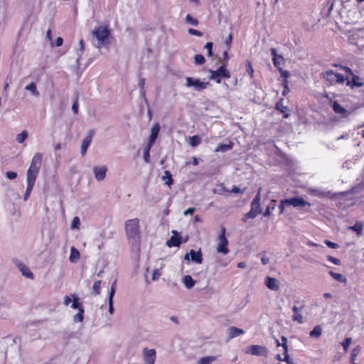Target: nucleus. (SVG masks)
I'll use <instances>...</instances> for the list:
<instances>
[{
    "mask_svg": "<svg viewBox=\"0 0 364 364\" xmlns=\"http://www.w3.org/2000/svg\"><path fill=\"white\" fill-rule=\"evenodd\" d=\"M124 226L129 243L138 248L141 240L139 220L138 218L128 220L125 221Z\"/></svg>",
    "mask_w": 364,
    "mask_h": 364,
    "instance_id": "nucleus-1",
    "label": "nucleus"
},
{
    "mask_svg": "<svg viewBox=\"0 0 364 364\" xmlns=\"http://www.w3.org/2000/svg\"><path fill=\"white\" fill-rule=\"evenodd\" d=\"M97 48L107 47L110 44V33L107 26H99L92 31Z\"/></svg>",
    "mask_w": 364,
    "mask_h": 364,
    "instance_id": "nucleus-2",
    "label": "nucleus"
},
{
    "mask_svg": "<svg viewBox=\"0 0 364 364\" xmlns=\"http://www.w3.org/2000/svg\"><path fill=\"white\" fill-rule=\"evenodd\" d=\"M343 70L345 71L346 75V77L343 76V82L346 80V85L351 87H360L364 85L360 77L355 75L350 68L343 66Z\"/></svg>",
    "mask_w": 364,
    "mask_h": 364,
    "instance_id": "nucleus-3",
    "label": "nucleus"
},
{
    "mask_svg": "<svg viewBox=\"0 0 364 364\" xmlns=\"http://www.w3.org/2000/svg\"><path fill=\"white\" fill-rule=\"evenodd\" d=\"M186 84L185 86L186 87H192L194 91L201 92L203 90L206 89L208 85H209L208 82H202L198 78H194L191 77H186Z\"/></svg>",
    "mask_w": 364,
    "mask_h": 364,
    "instance_id": "nucleus-4",
    "label": "nucleus"
},
{
    "mask_svg": "<svg viewBox=\"0 0 364 364\" xmlns=\"http://www.w3.org/2000/svg\"><path fill=\"white\" fill-rule=\"evenodd\" d=\"M209 73H210V79L215 80L217 83H220L222 77H225V78L230 77V73L226 69V65L225 63H223L216 70H210Z\"/></svg>",
    "mask_w": 364,
    "mask_h": 364,
    "instance_id": "nucleus-5",
    "label": "nucleus"
},
{
    "mask_svg": "<svg viewBox=\"0 0 364 364\" xmlns=\"http://www.w3.org/2000/svg\"><path fill=\"white\" fill-rule=\"evenodd\" d=\"M225 229L223 228L221 230V233L218 236V246H217V252L219 253H223V255H226L229 252V250L228 248V241L225 235Z\"/></svg>",
    "mask_w": 364,
    "mask_h": 364,
    "instance_id": "nucleus-6",
    "label": "nucleus"
},
{
    "mask_svg": "<svg viewBox=\"0 0 364 364\" xmlns=\"http://www.w3.org/2000/svg\"><path fill=\"white\" fill-rule=\"evenodd\" d=\"M156 358V353L154 349H143V360L144 364H154Z\"/></svg>",
    "mask_w": 364,
    "mask_h": 364,
    "instance_id": "nucleus-7",
    "label": "nucleus"
},
{
    "mask_svg": "<svg viewBox=\"0 0 364 364\" xmlns=\"http://www.w3.org/2000/svg\"><path fill=\"white\" fill-rule=\"evenodd\" d=\"M245 353L253 355H266L267 350L264 346L252 345L247 348Z\"/></svg>",
    "mask_w": 364,
    "mask_h": 364,
    "instance_id": "nucleus-8",
    "label": "nucleus"
},
{
    "mask_svg": "<svg viewBox=\"0 0 364 364\" xmlns=\"http://www.w3.org/2000/svg\"><path fill=\"white\" fill-rule=\"evenodd\" d=\"M284 203H287L288 205H292L294 208H302L306 205H310V204L304 200L302 198H291L289 199H285Z\"/></svg>",
    "mask_w": 364,
    "mask_h": 364,
    "instance_id": "nucleus-9",
    "label": "nucleus"
},
{
    "mask_svg": "<svg viewBox=\"0 0 364 364\" xmlns=\"http://www.w3.org/2000/svg\"><path fill=\"white\" fill-rule=\"evenodd\" d=\"M184 259L186 260L191 259L196 264H201L203 262L200 250L196 252L194 250H191L190 252L185 255Z\"/></svg>",
    "mask_w": 364,
    "mask_h": 364,
    "instance_id": "nucleus-10",
    "label": "nucleus"
},
{
    "mask_svg": "<svg viewBox=\"0 0 364 364\" xmlns=\"http://www.w3.org/2000/svg\"><path fill=\"white\" fill-rule=\"evenodd\" d=\"M323 77L327 80L329 81L331 84L334 82H341V75L338 73H334L331 70H327L323 74Z\"/></svg>",
    "mask_w": 364,
    "mask_h": 364,
    "instance_id": "nucleus-11",
    "label": "nucleus"
},
{
    "mask_svg": "<svg viewBox=\"0 0 364 364\" xmlns=\"http://www.w3.org/2000/svg\"><path fill=\"white\" fill-rule=\"evenodd\" d=\"M107 171V168L105 166H96L93 168L95 178L97 181H102Z\"/></svg>",
    "mask_w": 364,
    "mask_h": 364,
    "instance_id": "nucleus-12",
    "label": "nucleus"
},
{
    "mask_svg": "<svg viewBox=\"0 0 364 364\" xmlns=\"http://www.w3.org/2000/svg\"><path fill=\"white\" fill-rule=\"evenodd\" d=\"M93 134L94 132L92 130H90L88 132V135L83 139L82 142L80 152L82 156H83L86 154L87 148L92 141Z\"/></svg>",
    "mask_w": 364,
    "mask_h": 364,
    "instance_id": "nucleus-13",
    "label": "nucleus"
},
{
    "mask_svg": "<svg viewBox=\"0 0 364 364\" xmlns=\"http://www.w3.org/2000/svg\"><path fill=\"white\" fill-rule=\"evenodd\" d=\"M42 158H43V154L41 153H36L35 154V155L33 156L32 160H31V165H30V168H32V169H36V170H38L40 171V168H41V163H42Z\"/></svg>",
    "mask_w": 364,
    "mask_h": 364,
    "instance_id": "nucleus-14",
    "label": "nucleus"
},
{
    "mask_svg": "<svg viewBox=\"0 0 364 364\" xmlns=\"http://www.w3.org/2000/svg\"><path fill=\"white\" fill-rule=\"evenodd\" d=\"M267 287L272 291H278L279 289V281L273 277H267L264 282Z\"/></svg>",
    "mask_w": 364,
    "mask_h": 364,
    "instance_id": "nucleus-15",
    "label": "nucleus"
},
{
    "mask_svg": "<svg viewBox=\"0 0 364 364\" xmlns=\"http://www.w3.org/2000/svg\"><path fill=\"white\" fill-rule=\"evenodd\" d=\"M38 172V170L28 168L26 176L27 185L34 186Z\"/></svg>",
    "mask_w": 364,
    "mask_h": 364,
    "instance_id": "nucleus-16",
    "label": "nucleus"
},
{
    "mask_svg": "<svg viewBox=\"0 0 364 364\" xmlns=\"http://www.w3.org/2000/svg\"><path fill=\"white\" fill-rule=\"evenodd\" d=\"M227 333L228 339L230 340L235 337H237L245 333V331L242 328H239L235 326H230L227 329Z\"/></svg>",
    "mask_w": 364,
    "mask_h": 364,
    "instance_id": "nucleus-17",
    "label": "nucleus"
},
{
    "mask_svg": "<svg viewBox=\"0 0 364 364\" xmlns=\"http://www.w3.org/2000/svg\"><path fill=\"white\" fill-rule=\"evenodd\" d=\"M271 53L273 55L272 60L274 66L279 69L284 63V58L277 54V50L275 48L271 49Z\"/></svg>",
    "mask_w": 364,
    "mask_h": 364,
    "instance_id": "nucleus-18",
    "label": "nucleus"
},
{
    "mask_svg": "<svg viewBox=\"0 0 364 364\" xmlns=\"http://www.w3.org/2000/svg\"><path fill=\"white\" fill-rule=\"evenodd\" d=\"M172 233H173V235L168 240H167L166 245L170 247H178L180 245V244L181 243V238L176 235V234H177L176 231L173 230Z\"/></svg>",
    "mask_w": 364,
    "mask_h": 364,
    "instance_id": "nucleus-19",
    "label": "nucleus"
},
{
    "mask_svg": "<svg viewBox=\"0 0 364 364\" xmlns=\"http://www.w3.org/2000/svg\"><path fill=\"white\" fill-rule=\"evenodd\" d=\"M363 226L364 225L362 221H358L354 225L348 227L347 230H353L356 233L357 236H360L363 234Z\"/></svg>",
    "mask_w": 364,
    "mask_h": 364,
    "instance_id": "nucleus-20",
    "label": "nucleus"
},
{
    "mask_svg": "<svg viewBox=\"0 0 364 364\" xmlns=\"http://www.w3.org/2000/svg\"><path fill=\"white\" fill-rule=\"evenodd\" d=\"M159 130H160V126L158 123L153 126V127L151 128V134L149 138V140L151 141V143L155 142L156 139L158 137Z\"/></svg>",
    "mask_w": 364,
    "mask_h": 364,
    "instance_id": "nucleus-21",
    "label": "nucleus"
},
{
    "mask_svg": "<svg viewBox=\"0 0 364 364\" xmlns=\"http://www.w3.org/2000/svg\"><path fill=\"white\" fill-rule=\"evenodd\" d=\"M80 252L75 247H72L70 249V255L69 257V260L72 263H75L78 261L80 259Z\"/></svg>",
    "mask_w": 364,
    "mask_h": 364,
    "instance_id": "nucleus-22",
    "label": "nucleus"
},
{
    "mask_svg": "<svg viewBox=\"0 0 364 364\" xmlns=\"http://www.w3.org/2000/svg\"><path fill=\"white\" fill-rule=\"evenodd\" d=\"M360 350L361 348L360 346H356L353 348V349L351 351L350 357V362L351 364H358L355 363V360L357 358V356L360 354Z\"/></svg>",
    "mask_w": 364,
    "mask_h": 364,
    "instance_id": "nucleus-23",
    "label": "nucleus"
},
{
    "mask_svg": "<svg viewBox=\"0 0 364 364\" xmlns=\"http://www.w3.org/2000/svg\"><path fill=\"white\" fill-rule=\"evenodd\" d=\"M183 283L187 289H191L196 284V281L190 275H186L183 278Z\"/></svg>",
    "mask_w": 364,
    "mask_h": 364,
    "instance_id": "nucleus-24",
    "label": "nucleus"
},
{
    "mask_svg": "<svg viewBox=\"0 0 364 364\" xmlns=\"http://www.w3.org/2000/svg\"><path fill=\"white\" fill-rule=\"evenodd\" d=\"M18 268L23 276H25L27 278H30V279L33 278V273L24 264H20L18 265Z\"/></svg>",
    "mask_w": 364,
    "mask_h": 364,
    "instance_id": "nucleus-25",
    "label": "nucleus"
},
{
    "mask_svg": "<svg viewBox=\"0 0 364 364\" xmlns=\"http://www.w3.org/2000/svg\"><path fill=\"white\" fill-rule=\"evenodd\" d=\"M232 148V143L230 142L228 144H220L215 149V152H226L231 150Z\"/></svg>",
    "mask_w": 364,
    "mask_h": 364,
    "instance_id": "nucleus-26",
    "label": "nucleus"
},
{
    "mask_svg": "<svg viewBox=\"0 0 364 364\" xmlns=\"http://www.w3.org/2000/svg\"><path fill=\"white\" fill-rule=\"evenodd\" d=\"M322 333V328L321 326L318 325L316 326L312 331H310L309 336L311 338H318L321 336Z\"/></svg>",
    "mask_w": 364,
    "mask_h": 364,
    "instance_id": "nucleus-27",
    "label": "nucleus"
},
{
    "mask_svg": "<svg viewBox=\"0 0 364 364\" xmlns=\"http://www.w3.org/2000/svg\"><path fill=\"white\" fill-rule=\"evenodd\" d=\"M25 89L31 92L33 96L38 97L39 95V92L37 91L36 85L34 82H31V84L26 85Z\"/></svg>",
    "mask_w": 364,
    "mask_h": 364,
    "instance_id": "nucleus-28",
    "label": "nucleus"
},
{
    "mask_svg": "<svg viewBox=\"0 0 364 364\" xmlns=\"http://www.w3.org/2000/svg\"><path fill=\"white\" fill-rule=\"evenodd\" d=\"M162 180L165 181V184L170 186L172 184V176L169 171H165L164 174L162 176Z\"/></svg>",
    "mask_w": 364,
    "mask_h": 364,
    "instance_id": "nucleus-29",
    "label": "nucleus"
},
{
    "mask_svg": "<svg viewBox=\"0 0 364 364\" xmlns=\"http://www.w3.org/2000/svg\"><path fill=\"white\" fill-rule=\"evenodd\" d=\"M163 268V264L161 262L160 267L154 269L152 272L151 279L153 281L157 280L161 275V269Z\"/></svg>",
    "mask_w": 364,
    "mask_h": 364,
    "instance_id": "nucleus-30",
    "label": "nucleus"
},
{
    "mask_svg": "<svg viewBox=\"0 0 364 364\" xmlns=\"http://www.w3.org/2000/svg\"><path fill=\"white\" fill-rule=\"evenodd\" d=\"M200 138L197 136V135H194L193 136H191L189 138V144L193 147L195 146H197L198 145H199L200 144Z\"/></svg>",
    "mask_w": 364,
    "mask_h": 364,
    "instance_id": "nucleus-31",
    "label": "nucleus"
},
{
    "mask_svg": "<svg viewBox=\"0 0 364 364\" xmlns=\"http://www.w3.org/2000/svg\"><path fill=\"white\" fill-rule=\"evenodd\" d=\"M215 360L214 356L203 357L198 360V364H211Z\"/></svg>",
    "mask_w": 364,
    "mask_h": 364,
    "instance_id": "nucleus-32",
    "label": "nucleus"
},
{
    "mask_svg": "<svg viewBox=\"0 0 364 364\" xmlns=\"http://www.w3.org/2000/svg\"><path fill=\"white\" fill-rule=\"evenodd\" d=\"M100 289H101V281L98 280V281L95 282L92 286V294L94 295L100 294Z\"/></svg>",
    "mask_w": 364,
    "mask_h": 364,
    "instance_id": "nucleus-33",
    "label": "nucleus"
},
{
    "mask_svg": "<svg viewBox=\"0 0 364 364\" xmlns=\"http://www.w3.org/2000/svg\"><path fill=\"white\" fill-rule=\"evenodd\" d=\"M83 314H84V309L80 308L78 313L74 316L73 321L75 322H82L83 321V318H84Z\"/></svg>",
    "mask_w": 364,
    "mask_h": 364,
    "instance_id": "nucleus-34",
    "label": "nucleus"
},
{
    "mask_svg": "<svg viewBox=\"0 0 364 364\" xmlns=\"http://www.w3.org/2000/svg\"><path fill=\"white\" fill-rule=\"evenodd\" d=\"M28 137V132L26 131H23L20 134L16 136V141L19 144H22Z\"/></svg>",
    "mask_w": 364,
    "mask_h": 364,
    "instance_id": "nucleus-35",
    "label": "nucleus"
},
{
    "mask_svg": "<svg viewBox=\"0 0 364 364\" xmlns=\"http://www.w3.org/2000/svg\"><path fill=\"white\" fill-rule=\"evenodd\" d=\"M275 206L276 200H272L264 213V216H269L270 215V211L273 210L275 208Z\"/></svg>",
    "mask_w": 364,
    "mask_h": 364,
    "instance_id": "nucleus-36",
    "label": "nucleus"
},
{
    "mask_svg": "<svg viewBox=\"0 0 364 364\" xmlns=\"http://www.w3.org/2000/svg\"><path fill=\"white\" fill-rule=\"evenodd\" d=\"M292 319L294 321H296L299 323H302L304 322L303 316L301 314V311L294 313Z\"/></svg>",
    "mask_w": 364,
    "mask_h": 364,
    "instance_id": "nucleus-37",
    "label": "nucleus"
},
{
    "mask_svg": "<svg viewBox=\"0 0 364 364\" xmlns=\"http://www.w3.org/2000/svg\"><path fill=\"white\" fill-rule=\"evenodd\" d=\"M279 70L281 77L284 79V83L286 84L285 87H286V88H287V79L289 77L290 74H289V73L287 70H284L282 68H279Z\"/></svg>",
    "mask_w": 364,
    "mask_h": 364,
    "instance_id": "nucleus-38",
    "label": "nucleus"
},
{
    "mask_svg": "<svg viewBox=\"0 0 364 364\" xmlns=\"http://www.w3.org/2000/svg\"><path fill=\"white\" fill-rule=\"evenodd\" d=\"M259 213L256 210H253L252 208L244 217L243 221H246L247 218H255Z\"/></svg>",
    "mask_w": 364,
    "mask_h": 364,
    "instance_id": "nucleus-39",
    "label": "nucleus"
},
{
    "mask_svg": "<svg viewBox=\"0 0 364 364\" xmlns=\"http://www.w3.org/2000/svg\"><path fill=\"white\" fill-rule=\"evenodd\" d=\"M341 5V0H331L328 2V10L331 11L336 6Z\"/></svg>",
    "mask_w": 364,
    "mask_h": 364,
    "instance_id": "nucleus-40",
    "label": "nucleus"
},
{
    "mask_svg": "<svg viewBox=\"0 0 364 364\" xmlns=\"http://www.w3.org/2000/svg\"><path fill=\"white\" fill-rule=\"evenodd\" d=\"M194 60L196 64L202 65L205 63V58L200 54H196L194 56Z\"/></svg>",
    "mask_w": 364,
    "mask_h": 364,
    "instance_id": "nucleus-41",
    "label": "nucleus"
},
{
    "mask_svg": "<svg viewBox=\"0 0 364 364\" xmlns=\"http://www.w3.org/2000/svg\"><path fill=\"white\" fill-rule=\"evenodd\" d=\"M251 208L253 210H256V212H257L259 214L261 213V212H262V209H261V206H260V203H257V202L252 201V203H251Z\"/></svg>",
    "mask_w": 364,
    "mask_h": 364,
    "instance_id": "nucleus-42",
    "label": "nucleus"
},
{
    "mask_svg": "<svg viewBox=\"0 0 364 364\" xmlns=\"http://www.w3.org/2000/svg\"><path fill=\"white\" fill-rule=\"evenodd\" d=\"M80 224V218L78 217H75L73 219V221H72V223H71V228L73 229H75V228H79V225Z\"/></svg>",
    "mask_w": 364,
    "mask_h": 364,
    "instance_id": "nucleus-43",
    "label": "nucleus"
},
{
    "mask_svg": "<svg viewBox=\"0 0 364 364\" xmlns=\"http://www.w3.org/2000/svg\"><path fill=\"white\" fill-rule=\"evenodd\" d=\"M281 339L282 341V346L284 351V353H288L287 338L284 336H282Z\"/></svg>",
    "mask_w": 364,
    "mask_h": 364,
    "instance_id": "nucleus-44",
    "label": "nucleus"
},
{
    "mask_svg": "<svg viewBox=\"0 0 364 364\" xmlns=\"http://www.w3.org/2000/svg\"><path fill=\"white\" fill-rule=\"evenodd\" d=\"M205 48L207 50L208 55L211 57L213 55L212 48H213V43L208 42L205 44Z\"/></svg>",
    "mask_w": 364,
    "mask_h": 364,
    "instance_id": "nucleus-45",
    "label": "nucleus"
},
{
    "mask_svg": "<svg viewBox=\"0 0 364 364\" xmlns=\"http://www.w3.org/2000/svg\"><path fill=\"white\" fill-rule=\"evenodd\" d=\"M333 109L336 113L340 114L341 113V107L339 103L336 101L333 103Z\"/></svg>",
    "mask_w": 364,
    "mask_h": 364,
    "instance_id": "nucleus-46",
    "label": "nucleus"
},
{
    "mask_svg": "<svg viewBox=\"0 0 364 364\" xmlns=\"http://www.w3.org/2000/svg\"><path fill=\"white\" fill-rule=\"evenodd\" d=\"M144 85H145V80L142 78L139 81V86L141 87L140 93H141V95L143 97H144V95H145V91L144 90Z\"/></svg>",
    "mask_w": 364,
    "mask_h": 364,
    "instance_id": "nucleus-47",
    "label": "nucleus"
},
{
    "mask_svg": "<svg viewBox=\"0 0 364 364\" xmlns=\"http://www.w3.org/2000/svg\"><path fill=\"white\" fill-rule=\"evenodd\" d=\"M33 188V186L27 185V188H26V191L24 194V200H26L28 198Z\"/></svg>",
    "mask_w": 364,
    "mask_h": 364,
    "instance_id": "nucleus-48",
    "label": "nucleus"
},
{
    "mask_svg": "<svg viewBox=\"0 0 364 364\" xmlns=\"http://www.w3.org/2000/svg\"><path fill=\"white\" fill-rule=\"evenodd\" d=\"M116 281H114L112 286H111V288H110V291H109V298H112L114 297V295L115 294V286H116Z\"/></svg>",
    "mask_w": 364,
    "mask_h": 364,
    "instance_id": "nucleus-49",
    "label": "nucleus"
},
{
    "mask_svg": "<svg viewBox=\"0 0 364 364\" xmlns=\"http://www.w3.org/2000/svg\"><path fill=\"white\" fill-rule=\"evenodd\" d=\"M144 160L146 163L149 162L150 159V151L148 150L144 149V154H143Z\"/></svg>",
    "mask_w": 364,
    "mask_h": 364,
    "instance_id": "nucleus-50",
    "label": "nucleus"
},
{
    "mask_svg": "<svg viewBox=\"0 0 364 364\" xmlns=\"http://www.w3.org/2000/svg\"><path fill=\"white\" fill-rule=\"evenodd\" d=\"M351 343V338H346L344 341L343 342V348L345 350H347L350 344Z\"/></svg>",
    "mask_w": 364,
    "mask_h": 364,
    "instance_id": "nucleus-51",
    "label": "nucleus"
},
{
    "mask_svg": "<svg viewBox=\"0 0 364 364\" xmlns=\"http://www.w3.org/2000/svg\"><path fill=\"white\" fill-rule=\"evenodd\" d=\"M188 33L191 34V35H193V36H202V33L198 30H196V29H193V28H189L188 29Z\"/></svg>",
    "mask_w": 364,
    "mask_h": 364,
    "instance_id": "nucleus-52",
    "label": "nucleus"
},
{
    "mask_svg": "<svg viewBox=\"0 0 364 364\" xmlns=\"http://www.w3.org/2000/svg\"><path fill=\"white\" fill-rule=\"evenodd\" d=\"M78 299L77 298H74V300H73V302L71 305V307L73 309H78V310L80 309V308H82L80 305V304L77 301Z\"/></svg>",
    "mask_w": 364,
    "mask_h": 364,
    "instance_id": "nucleus-53",
    "label": "nucleus"
},
{
    "mask_svg": "<svg viewBox=\"0 0 364 364\" xmlns=\"http://www.w3.org/2000/svg\"><path fill=\"white\" fill-rule=\"evenodd\" d=\"M284 361L286 362L287 364H294L292 359L289 358V355L288 353H284Z\"/></svg>",
    "mask_w": 364,
    "mask_h": 364,
    "instance_id": "nucleus-54",
    "label": "nucleus"
},
{
    "mask_svg": "<svg viewBox=\"0 0 364 364\" xmlns=\"http://www.w3.org/2000/svg\"><path fill=\"white\" fill-rule=\"evenodd\" d=\"M46 38L48 39L50 42L51 46H53L54 43L53 42V36L51 29H48L46 33Z\"/></svg>",
    "mask_w": 364,
    "mask_h": 364,
    "instance_id": "nucleus-55",
    "label": "nucleus"
},
{
    "mask_svg": "<svg viewBox=\"0 0 364 364\" xmlns=\"http://www.w3.org/2000/svg\"><path fill=\"white\" fill-rule=\"evenodd\" d=\"M329 274L333 277L337 281H341V274L338 273H335L332 271L329 272Z\"/></svg>",
    "mask_w": 364,
    "mask_h": 364,
    "instance_id": "nucleus-56",
    "label": "nucleus"
},
{
    "mask_svg": "<svg viewBox=\"0 0 364 364\" xmlns=\"http://www.w3.org/2000/svg\"><path fill=\"white\" fill-rule=\"evenodd\" d=\"M17 176V173L14 171H8L6 173V177L9 178V179H14L16 178Z\"/></svg>",
    "mask_w": 364,
    "mask_h": 364,
    "instance_id": "nucleus-57",
    "label": "nucleus"
},
{
    "mask_svg": "<svg viewBox=\"0 0 364 364\" xmlns=\"http://www.w3.org/2000/svg\"><path fill=\"white\" fill-rule=\"evenodd\" d=\"M325 243L326 244L327 246H328L331 248L336 249V248H338L339 247V245L337 243L332 242H331L329 240H326Z\"/></svg>",
    "mask_w": 364,
    "mask_h": 364,
    "instance_id": "nucleus-58",
    "label": "nucleus"
},
{
    "mask_svg": "<svg viewBox=\"0 0 364 364\" xmlns=\"http://www.w3.org/2000/svg\"><path fill=\"white\" fill-rule=\"evenodd\" d=\"M109 312L110 314H112L114 312L113 299L112 298H109Z\"/></svg>",
    "mask_w": 364,
    "mask_h": 364,
    "instance_id": "nucleus-59",
    "label": "nucleus"
},
{
    "mask_svg": "<svg viewBox=\"0 0 364 364\" xmlns=\"http://www.w3.org/2000/svg\"><path fill=\"white\" fill-rule=\"evenodd\" d=\"M72 110L74 112V114H77L78 112V102L77 99L75 100L74 102L73 106H72Z\"/></svg>",
    "mask_w": 364,
    "mask_h": 364,
    "instance_id": "nucleus-60",
    "label": "nucleus"
},
{
    "mask_svg": "<svg viewBox=\"0 0 364 364\" xmlns=\"http://www.w3.org/2000/svg\"><path fill=\"white\" fill-rule=\"evenodd\" d=\"M288 205L287 203H284V200H281V203L279 205V208L280 210V214L284 213L285 206Z\"/></svg>",
    "mask_w": 364,
    "mask_h": 364,
    "instance_id": "nucleus-61",
    "label": "nucleus"
},
{
    "mask_svg": "<svg viewBox=\"0 0 364 364\" xmlns=\"http://www.w3.org/2000/svg\"><path fill=\"white\" fill-rule=\"evenodd\" d=\"M328 260L334 263L335 264H340V260L338 259H336V258H334L332 256H328Z\"/></svg>",
    "mask_w": 364,
    "mask_h": 364,
    "instance_id": "nucleus-62",
    "label": "nucleus"
},
{
    "mask_svg": "<svg viewBox=\"0 0 364 364\" xmlns=\"http://www.w3.org/2000/svg\"><path fill=\"white\" fill-rule=\"evenodd\" d=\"M260 195H261V188H259L257 194L256 195L255 198L253 199L252 201L260 203Z\"/></svg>",
    "mask_w": 364,
    "mask_h": 364,
    "instance_id": "nucleus-63",
    "label": "nucleus"
},
{
    "mask_svg": "<svg viewBox=\"0 0 364 364\" xmlns=\"http://www.w3.org/2000/svg\"><path fill=\"white\" fill-rule=\"evenodd\" d=\"M195 208H189L183 212L184 215H191L194 213Z\"/></svg>",
    "mask_w": 364,
    "mask_h": 364,
    "instance_id": "nucleus-64",
    "label": "nucleus"
}]
</instances>
